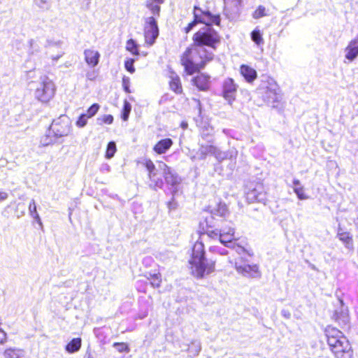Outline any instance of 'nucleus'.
Listing matches in <instances>:
<instances>
[{"instance_id": "nucleus-39", "label": "nucleus", "mask_w": 358, "mask_h": 358, "mask_svg": "<svg viewBox=\"0 0 358 358\" xmlns=\"http://www.w3.org/2000/svg\"><path fill=\"white\" fill-rule=\"evenodd\" d=\"M231 248H234L237 254H238L239 255H243L247 253L249 256H252V254H250L243 247H242L241 245H236L235 243H234Z\"/></svg>"}, {"instance_id": "nucleus-34", "label": "nucleus", "mask_w": 358, "mask_h": 358, "mask_svg": "<svg viewBox=\"0 0 358 358\" xmlns=\"http://www.w3.org/2000/svg\"><path fill=\"white\" fill-rule=\"evenodd\" d=\"M113 346L116 348L119 352H129V345L125 343H114Z\"/></svg>"}, {"instance_id": "nucleus-16", "label": "nucleus", "mask_w": 358, "mask_h": 358, "mask_svg": "<svg viewBox=\"0 0 358 358\" xmlns=\"http://www.w3.org/2000/svg\"><path fill=\"white\" fill-rule=\"evenodd\" d=\"M345 58L352 61L358 55V36L345 48Z\"/></svg>"}, {"instance_id": "nucleus-18", "label": "nucleus", "mask_w": 358, "mask_h": 358, "mask_svg": "<svg viewBox=\"0 0 358 358\" xmlns=\"http://www.w3.org/2000/svg\"><path fill=\"white\" fill-rule=\"evenodd\" d=\"M173 141L171 138H164L159 141L155 146L153 150L157 154L162 155L166 152V151L172 146Z\"/></svg>"}, {"instance_id": "nucleus-20", "label": "nucleus", "mask_w": 358, "mask_h": 358, "mask_svg": "<svg viewBox=\"0 0 358 358\" xmlns=\"http://www.w3.org/2000/svg\"><path fill=\"white\" fill-rule=\"evenodd\" d=\"M241 73L249 83L252 82L257 78L256 71L248 65L241 66Z\"/></svg>"}, {"instance_id": "nucleus-21", "label": "nucleus", "mask_w": 358, "mask_h": 358, "mask_svg": "<svg viewBox=\"0 0 358 358\" xmlns=\"http://www.w3.org/2000/svg\"><path fill=\"white\" fill-rule=\"evenodd\" d=\"M212 217L217 216L220 217H226L229 215V210L224 203H219L215 208L211 210Z\"/></svg>"}, {"instance_id": "nucleus-55", "label": "nucleus", "mask_w": 358, "mask_h": 358, "mask_svg": "<svg viewBox=\"0 0 358 358\" xmlns=\"http://www.w3.org/2000/svg\"><path fill=\"white\" fill-rule=\"evenodd\" d=\"M157 4H162L164 3V0H153Z\"/></svg>"}, {"instance_id": "nucleus-12", "label": "nucleus", "mask_w": 358, "mask_h": 358, "mask_svg": "<svg viewBox=\"0 0 358 358\" xmlns=\"http://www.w3.org/2000/svg\"><path fill=\"white\" fill-rule=\"evenodd\" d=\"M246 199L250 202H264L266 201V195L264 187L261 184H256L246 192Z\"/></svg>"}, {"instance_id": "nucleus-19", "label": "nucleus", "mask_w": 358, "mask_h": 358, "mask_svg": "<svg viewBox=\"0 0 358 358\" xmlns=\"http://www.w3.org/2000/svg\"><path fill=\"white\" fill-rule=\"evenodd\" d=\"M208 77L203 75L200 74L198 75L196 77H195L192 82L194 85L196 86V87L200 90H206L208 88L209 86V81H208Z\"/></svg>"}, {"instance_id": "nucleus-49", "label": "nucleus", "mask_w": 358, "mask_h": 358, "mask_svg": "<svg viewBox=\"0 0 358 358\" xmlns=\"http://www.w3.org/2000/svg\"><path fill=\"white\" fill-rule=\"evenodd\" d=\"M8 198V194L6 192H0V202Z\"/></svg>"}, {"instance_id": "nucleus-52", "label": "nucleus", "mask_w": 358, "mask_h": 358, "mask_svg": "<svg viewBox=\"0 0 358 358\" xmlns=\"http://www.w3.org/2000/svg\"><path fill=\"white\" fill-rule=\"evenodd\" d=\"M293 184H294V187H300L299 186L300 185V181L299 180H297V179H294L293 180Z\"/></svg>"}, {"instance_id": "nucleus-41", "label": "nucleus", "mask_w": 358, "mask_h": 358, "mask_svg": "<svg viewBox=\"0 0 358 358\" xmlns=\"http://www.w3.org/2000/svg\"><path fill=\"white\" fill-rule=\"evenodd\" d=\"M213 155H214L219 161H222L227 157V153L222 152L216 147L215 152L213 153Z\"/></svg>"}, {"instance_id": "nucleus-30", "label": "nucleus", "mask_w": 358, "mask_h": 358, "mask_svg": "<svg viewBox=\"0 0 358 358\" xmlns=\"http://www.w3.org/2000/svg\"><path fill=\"white\" fill-rule=\"evenodd\" d=\"M251 38L252 40L257 45H259L264 43V39L262 38V34L259 29H255L251 33Z\"/></svg>"}, {"instance_id": "nucleus-17", "label": "nucleus", "mask_w": 358, "mask_h": 358, "mask_svg": "<svg viewBox=\"0 0 358 358\" xmlns=\"http://www.w3.org/2000/svg\"><path fill=\"white\" fill-rule=\"evenodd\" d=\"M145 165L148 171V176L152 182L154 183V185L155 187H161L163 184V182L162 179L155 178V166L153 164V162L150 159H148L145 161Z\"/></svg>"}, {"instance_id": "nucleus-26", "label": "nucleus", "mask_w": 358, "mask_h": 358, "mask_svg": "<svg viewBox=\"0 0 358 358\" xmlns=\"http://www.w3.org/2000/svg\"><path fill=\"white\" fill-rule=\"evenodd\" d=\"M126 50L134 55H139L138 45L133 39H129L126 43Z\"/></svg>"}, {"instance_id": "nucleus-15", "label": "nucleus", "mask_w": 358, "mask_h": 358, "mask_svg": "<svg viewBox=\"0 0 358 358\" xmlns=\"http://www.w3.org/2000/svg\"><path fill=\"white\" fill-rule=\"evenodd\" d=\"M85 60L86 63L92 66H96L99 62L100 54L93 49H87L84 51Z\"/></svg>"}, {"instance_id": "nucleus-32", "label": "nucleus", "mask_w": 358, "mask_h": 358, "mask_svg": "<svg viewBox=\"0 0 358 358\" xmlns=\"http://www.w3.org/2000/svg\"><path fill=\"white\" fill-rule=\"evenodd\" d=\"M266 15H268L266 9L263 6H259L252 14L255 19H259Z\"/></svg>"}, {"instance_id": "nucleus-37", "label": "nucleus", "mask_w": 358, "mask_h": 358, "mask_svg": "<svg viewBox=\"0 0 358 358\" xmlns=\"http://www.w3.org/2000/svg\"><path fill=\"white\" fill-rule=\"evenodd\" d=\"M88 119L87 116L85 114H82L76 121V125L79 128H83L87 124Z\"/></svg>"}, {"instance_id": "nucleus-6", "label": "nucleus", "mask_w": 358, "mask_h": 358, "mask_svg": "<svg viewBox=\"0 0 358 358\" xmlns=\"http://www.w3.org/2000/svg\"><path fill=\"white\" fill-rule=\"evenodd\" d=\"M55 86L54 83L47 76L41 77L35 90L36 99L43 103H48L54 96Z\"/></svg>"}, {"instance_id": "nucleus-46", "label": "nucleus", "mask_w": 358, "mask_h": 358, "mask_svg": "<svg viewBox=\"0 0 358 358\" xmlns=\"http://www.w3.org/2000/svg\"><path fill=\"white\" fill-rule=\"evenodd\" d=\"M7 340V334L3 331H0V344H3Z\"/></svg>"}, {"instance_id": "nucleus-10", "label": "nucleus", "mask_w": 358, "mask_h": 358, "mask_svg": "<svg viewBox=\"0 0 358 358\" xmlns=\"http://www.w3.org/2000/svg\"><path fill=\"white\" fill-rule=\"evenodd\" d=\"M50 130L57 137L68 136L71 131V122L66 115H61L58 119L53 121L50 126Z\"/></svg>"}, {"instance_id": "nucleus-36", "label": "nucleus", "mask_w": 358, "mask_h": 358, "mask_svg": "<svg viewBox=\"0 0 358 358\" xmlns=\"http://www.w3.org/2000/svg\"><path fill=\"white\" fill-rule=\"evenodd\" d=\"M294 192L297 195V197L301 200H306L308 196L304 193L303 187H294Z\"/></svg>"}, {"instance_id": "nucleus-38", "label": "nucleus", "mask_w": 358, "mask_h": 358, "mask_svg": "<svg viewBox=\"0 0 358 358\" xmlns=\"http://www.w3.org/2000/svg\"><path fill=\"white\" fill-rule=\"evenodd\" d=\"M131 110V106L129 102L127 101L124 103V108H123V115H122V119L126 121L128 119L129 115L130 113V111Z\"/></svg>"}, {"instance_id": "nucleus-7", "label": "nucleus", "mask_w": 358, "mask_h": 358, "mask_svg": "<svg viewBox=\"0 0 358 358\" xmlns=\"http://www.w3.org/2000/svg\"><path fill=\"white\" fill-rule=\"evenodd\" d=\"M194 20L189 23L185 28L186 33L190 31L199 22L204 24L205 27H210L212 24L218 25L220 22L219 15H212L209 11H203L196 7L194 8Z\"/></svg>"}, {"instance_id": "nucleus-43", "label": "nucleus", "mask_w": 358, "mask_h": 358, "mask_svg": "<svg viewBox=\"0 0 358 358\" xmlns=\"http://www.w3.org/2000/svg\"><path fill=\"white\" fill-rule=\"evenodd\" d=\"M35 3L43 9H47L50 6V0H34Z\"/></svg>"}, {"instance_id": "nucleus-14", "label": "nucleus", "mask_w": 358, "mask_h": 358, "mask_svg": "<svg viewBox=\"0 0 358 358\" xmlns=\"http://www.w3.org/2000/svg\"><path fill=\"white\" fill-rule=\"evenodd\" d=\"M236 86L232 79H227L224 84V97L231 103L235 99Z\"/></svg>"}, {"instance_id": "nucleus-45", "label": "nucleus", "mask_w": 358, "mask_h": 358, "mask_svg": "<svg viewBox=\"0 0 358 358\" xmlns=\"http://www.w3.org/2000/svg\"><path fill=\"white\" fill-rule=\"evenodd\" d=\"M122 85H123L124 91L127 93H130V90H129V78H123Z\"/></svg>"}, {"instance_id": "nucleus-42", "label": "nucleus", "mask_w": 358, "mask_h": 358, "mask_svg": "<svg viewBox=\"0 0 358 358\" xmlns=\"http://www.w3.org/2000/svg\"><path fill=\"white\" fill-rule=\"evenodd\" d=\"M98 121L107 124H111L113 122V117L111 115H104L99 117Z\"/></svg>"}, {"instance_id": "nucleus-31", "label": "nucleus", "mask_w": 358, "mask_h": 358, "mask_svg": "<svg viewBox=\"0 0 358 358\" xmlns=\"http://www.w3.org/2000/svg\"><path fill=\"white\" fill-rule=\"evenodd\" d=\"M116 151L117 148L115 143L114 141H110V143H108L107 145V149L105 155L106 158L111 159L115 155Z\"/></svg>"}, {"instance_id": "nucleus-35", "label": "nucleus", "mask_w": 358, "mask_h": 358, "mask_svg": "<svg viewBox=\"0 0 358 358\" xmlns=\"http://www.w3.org/2000/svg\"><path fill=\"white\" fill-rule=\"evenodd\" d=\"M146 7L149 8L154 15H159L160 6L159 4L148 1L146 3Z\"/></svg>"}, {"instance_id": "nucleus-57", "label": "nucleus", "mask_w": 358, "mask_h": 358, "mask_svg": "<svg viewBox=\"0 0 358 358\" xmlns=\"http://www.w3.org/2000/svg\"><path fill=\"white\" fill-rule=\"evenodd\" d=\"M60 56H57L55 59H57L58 58H59Z\"/></svg>"}, {"instance_id": "nucleus-8", "label": "nucleus", "mask_w": 358, "mask_h": 358, "mask_svg": "<svg viewBox=\"0 0 358 358\" xmlns=\"http://www.w3.org/2000/svg\"><path fill=\"white\" fill-rule=\"evenodd\" d=\"M261 90L264 101L272 107H277L282 98L277 83L273 80H268L262 84Z\"/></svg>"}, {"instance_id": "nucleus-1", "label": "nucleus", "mask_w": 358, "mask_h": 358, "mask_svg": "<svg viewBox=\"0 0 358 358\" xmlns=\"http://www.w3.org/2000/svg\"><path fill=\"white\" fill-rule=\"evenodd\" d=\"M205 254L202 241H197L193 245L192 254L188 260L190 273L196 278H203L215 270V262L208 259Z\"/></svg>"}, {"instance_id": "nucleus-28", "label": "nucleus", "mask_w": 358, "mask_h": 358, "mask_svg": "<svg viewBox=\"0 0 358 358\" xmlns=\"http://www.w3.org/2000/svg\"><path fill=\"white\" fill-rule=\"evenodd\" d=\"M215 150V147L212 145H201L199 148V152L201 155V159H205L208 154L213 155Z\"/></svg>"}, {"instance_id": "nucleus-2", "label": "nucleus", "mask_w": 358, "mask_h": 358, "mask_svg": "<svg viewBox=\"0 0 358 358\" xmlns=\"http://www.w3.org/2000/svg\"><path fill=\"white\" fill-rule=\"evenodd\" d=\"M213 58V52L211 50H207L203 45L195 44L183 53L181 63L186 72L191 75L203 68L206 62L212 60Z\"/></svg>"}, {"instance_id": "nucleus-5", "label": "nucleus", "mask_w": 358, "mask_h": 358, "mask_svg": "<svg viewBox=\"0 0 358 358\" xmlns=\"http://www.w3.org/2000/svg\"><path fill=\"white\" fill-rule=\"evenodd\" d=\"M194 41L196 45L208 46L215 50L216 44L220 43L218 34L210 27H204L194 35Z\"/></svg>"}, {"instance_id": "nucleus-33", "label": "nucleus", "mask_w": 358, "mask_h": 358, "mask_svg": "<svg viewBox=\"0 0 358 358\" xmlns=\"http://www.w3.org/2000/svg\"><path fill=\"white\" fill-rule=\"evenodd\" d=\"M100 108V106L98 103L92 104L87 110L86 113H84L88 118H91L94 116Z\"/></svg>"}, {"instance_id": "nucleus-54", "label": "nucleus", "mask_w": 358, "mask_h": 358, "mask_svg": "<svg viewBox=\"0 0 358 358\" xmlns=\"http://www.w3.org/2000/svg\"><path fill=\"white\" fill-rule=\"evenodd\" d=\"M41 143L43 145H49L51 142L50 141H48L46 139L45 140H42L41 141Z\"/></svg>"}, {"instance_id": "nucleus-13", "label": "nucleus", "mask_w": 358, "mask_h": 358, "mask_svg": "<svg viewBox=\"0 0 358 358\" xmlns=\"http://www.w3.org/2000/svg\"><path fill=\"white\" fill-rule=\"evenodd\" d=\"M158 166L159 169L163 171L164 179L168 184L174 185L179 182L178 176L165 163L159 162Z\"/></svg>"}, {"instance_id": "nucleus-50", "label": "nucleus", "mask_w": 358, "mask_h": 358, "mask_svg": "<svg viewBox=\"0 0 358 358\" xmlns=\"http://www.w3.org/2000/svg\"><path fill=\"white\" fill-rule=\"evenodd\" d=\"M281 314L284 317L287 318V319L289 318L291 316L290 313L287 310H282Z\"/></svg>"}, {"instance_id": "nucleus-23", "label": "nucleus", "mask_w": 358, "mask_h": 358, "mask_svg": "<svg viewBox=\"0 0 358 358\" xmlns=\"http://www.w3.org/2000/svg\"><path fill=\"white\" fill-rule=\"evenodd\" d=\"M335 315L336 320L342 325H346L348 324L350 319L347 309L342 308L340 313L336 311Z\"/></svg>"}, {"instance_id": "nucleus-27", "label": "nucleus", "mask_w": 358, "mask_h": 358, "mask_svg": "<svg viewBox=\"0 0 358 358\" xmlns=\"http://www.w3.org/2000/svg\"><path fill=\"white\" fill-rule=\"evenodd\" d=\"M29 211L31 216L40 224H41V218L36 210V205L35 201L32 199L29 206Z\"/></svg>"}, {"instance_id": "nucleus-44", "label": "nucleus", "mask_w": 358, "mask_h": 358, "mask_svg": "<svg viewBox=\"0 0 358 358\" xmlns=\"http://www.w3.org/2000/svg\"><path fill=\"white\" fill-rule=\"evenodd\" d=\"M161 280L158 274H155L151 280V284L155 287H159Z\"/></svg>"}, {"instance_id": "nucleus-48", "label": "nucleus", "mask_w": 358, "mask_h": 358, "mask_svg": "<svg viewBox=\"0 0 358 358\" xmlns=\"http://www.w3.org/2000/svg\"><path fill=\"white\" fill-rule=\"evenodd\" d=\"M101 171L102 172H110V166L108 164H104L101 166Z\"/></svg>"}, {"instance_id": "nucleus-4", "label": "nucleus", "mask_w": 358, "mask_h": 358, "mask_svg": "<svg viewBox=\"0 0 358 358\" xmlns=\"http://www.w3.org/2000/svg\"><path fill=\"white\" fill-rule=\"evenodd\" d=\"M207 229L203 235L206 234L213 241H218L219 243L226 247L231 248L234 244V241H236L235 229L232 227L222 228L221 229H213V226L208 224L206 220Z\"/></svg>"}, {"instance_id": "nucleus-24", "label": "nucleus", "mask_w": 358, "mask_h": 358, "mask_svg": "<svg viewBox=\"0 0 358 358\" xmlns=\"http://www.w3.org/2000/svg\"><path fill=\"white\" fill-rule=\"evenodd\" d=\"M81 347V339L79 338H73L66 346V350L69 353H73L80 350Z\"/></svg>"}, {"instance_id": "nucleus-25", "label": "nucleus", "mask_w": 358, "mask_h": 358, "mask_svg": "<svg viewBox=\"0 0 358 358\" xmlns=\"http://www.w3.org/2000/svg\"><path fill=\"white\" fill-rule=\"evenodd\" d=\"M24 352L19 349L8 348L3 352L4 358H22Z\"/></svg>"}, {"instance_id": "nucleus-51", "label": "nucleus", "mask_w": 358, "mask_h": 358, "mask_svg": "<svg viewBox=\"0 0 358 358\" xmlns=\"http://www.w3.org/2000/svg\"><path fill=\"white\" fill-rule=\"evenodd\" d=\"M225 3H234L235 6L240 3L241 0H224Z\"/></svg>"}, {"instance_id": "nucleus-47", "label": "nucleus", "mask_w": 358, "mask_h": 358, "mask_svg": "<svg viewBox=\"0 0 358 358\" xmlns=\"http://www.w3.org/2000/svg\"><path fill=\"white\" fill-rule=\"evenodd\" d=\"M210 251V252H217L219 253H220L221 255H226L227 254V251L225 250H222V251H218L217 250V247L216 246H210V248H209Z\"/></svg>"}, {"instance_id": "nucleus-40", "label": "nucleus", "mask_w": 358, "mask_h": 358, "mask_svg": "<svg viewBox=\"0 0 358 358\" xmlns=\"http://www.w3.org/2000/svg\"><path fill=\"white\" fill-rule=\"evenodd\" d=\"M134 59H128L124 63L125 69L131 73H133L135 71V68L134 66Z\"/></svg>"}, {"instance_id": "nucleus-53", "label": "nucleus", "mask_w": 358, "mask_h": 358, "mask_svg": "<svg viewBox=\"0 0 358 358\" xmlns=\"http://www.w3.org/2000/svg\"><path fill=\"white\" fill-rule=\"evenodd\" d=\"M180 126L183 129H185L187 128L188 124L187 122H182Z\"/></svg>"}, {"instance_id": "nucleus-9", "label": "nucleus", "mask_w": 358, "mask_h": 358, "mask_svg": "<svg viewBox=\"0 0 358 358\" xmlns=\"http://www.w3.org/2000/svg\"><path fill=\"white\" fill-rule=\"evenodd\" d=\"M234 266L236 271L243 276L248 278H258L260 276L258 266L248 264L242 256L236 259Z\"/></svg>"}, {"instance_id": "nucleus-3", "label": "nucleus", "mask_w": 358, "mask_h": 358, "mask_svg": "<svg viewBox=\"0 0 358 358\" xmlns=\"http://www.w3.org/2000/svg\"><path fill=\"white\" fill-rule=\"evenodd\" d=\"M327 343L336 358H352L353 352L347 338L343 333L333 327L326 330Z\"/></svg>"}, {"instance_id": "nucleus-56", "label": "nucleus", "mask_w": 358, "mask_h": 358, "mask_svg": "<svg viewBox=\"0 0 358 358\" xmlns=\"http://www.w3.org/2000/svg\"><path fill=\"white\" fill-rule=\"evenodd\" d=\"M198 102V105L200 107V101L199 100L196 101Z\"/></svg>"}, {"instance_id": "nucleus-29", "label": "nucleus", "mask_w": 358, "mask_h": 358, "mask_svg": "<svg viewBox=\"0 0 358 358\" xmlns=\"http://www.w3.org/2000/svg\"><path fill=\"white\" fill-rule=\"evenodd\" d=\"M338 237L341 241H342L346 247H349L352 244V237L350 236V234L348 232H338Z\"/></svg>"}, {"instance_id": "nucleus-11", "label": "nucleus", "mask_w": 358, "mask_h": 358, "mask_svg": "<svg viewBox=\"0 0 358 358\" xmlns=\"http://www.w3.org/2000/svg\"><path fill=\"white\" fill-rule=\"evenodd\" d=\"M159 35V29L157 21L154 17H147L144 27L145 41L149 45H152Z\"/></svg>"}, {"instance_id": "nucleus-22", "label": "nucleus", "mask_w": 358, "mask_h": 358, "mask_svg": "<svg viewBox=\"0 0 358 358\" xmlns=\"http://www.w3.org/2000/svg\"><path fill=\"white\" fill-rule=\"evenodd\" d=\"M171 89L177 94H180L182 92V85L180 78L175 74H172L171 76V80L169 82Z\"/></svg>"}]
</instances>
